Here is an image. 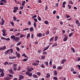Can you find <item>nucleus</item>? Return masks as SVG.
Masks as SVG:
<instances>
[{"label":"nucleus","instance_id":"obj_19","mask_svg":"<svg viewBox=\"0 0 80 80\" xmlns=\"http://www.w3.org/2000/svg\"><path fill=\"white\" fill-rule=\"evenodd\" d=\"M13 9H14V10H17H17H18V7H14L13 8Z\"/></svg>","mask_w":80,"mask_h":80},{"label":"nucleus","instance_id":"obj_3","mask_svg":"<svg viewBox=\"0 0 80 80\" xmlns=\"http://www.w3.org/2000/svg\"><path fill=\"white\" fill-rule=\"evenodd\" d=\"M19 80H22V79H23V78H24V76L22 75H20L19 76Z\"/></svg>","mask_w":80,"mask_h":80},{"label":"nucleus","instance_id":"obj_27","mask_svg":"<svg viewBox=\"0 0 80 80\" xmlns=\"http://www.w3.org/2000/svg\"><path fill=\"white\" fill-rule=\"evenodd\" d=\"M33 25L34 28H36L37 27V25L36 24V22H34Z\"/></svg>","mask_w":80,"mask_h":80},{"label":"nucleus","instance_id":"obj_57","mask_svg":"<svg viewBox=\"0 0 80 80\" xmlns=\"http://www.w3.org/2000/svg\"><path fill=\"white\" fill-rule=\"evenodd\" d=\"M13 30H14V28H13L12 29H10L9 31H10V32H13Z\"/></svg>","mask_w":80,"mask_h":80},{"label":"nucleus","instance_id":"obj_62","mask_svg":"<svg viewBox=\"0 0 80 80\" xmlns=\"http://www.w3.org/2000/svg\"><path fill=\"white\" fill-rule=\"evenodd\" d=\"M68 6L69 8V9H70L71 8V6H70V5H68Z\"/></svg>","mask_w":80,"mask_h":80},{"label":"nucleus","instance_id":"obj_53","mask_svg":"<svg viewBox=\"0 0 80 80\" xmlns=\"http://www.w3.org/2000/svg\"><path fill=\"white\" fill-rule=\"evenodd\" d=\"M28 71H29V72H32V70L31 69V68H29L28 69H27Z\"/></svg>","mask_w":80,"mask_h":80},{"label":"nucleus","instance_id":"obj_40","mask_svg":"<svg viewBox=\"0 0 80 80\" xmlns=\"http://www.w3.org/2000/svg\"><path fill=\"white\" fill-rule=\"evenodd\" d=\"M29 30V28H27L23 29V31H25L26 30Z\"/></svg>","mask_w":80,"mask_h":80},{"label":"nucleus","instance_id":"obj_13","mask_svg":"<svg viewBox=\"0 0 80 80\" xmlns=\"http://www.w3.org/2000/svg\"><path fill=\"white\" fill-rule=\"evenodd\" d=\"M49 47H50V45H48L47 47H46L45 49L43 51H45L46 50H48L49 48Z\"/></svg>","mask_w":80,"mask_h":80},{"label":"nucleus","instance_id":"obj_7","mask_svg":"<svg viewBox=\"0 0 80 80\" xmlns=\"http://www.w3.org/2000/svg\"><path fill=\"white\" fill-rule=\"evenodd\" d=\"M17 58L15 57H12V56H9V59H13L14 58Z\"/></svg>","mask_w":80,"mask_h":80},{"label":"nucleus","instance_id":"obj_22","mask_svg":"<svg viewBox=\"0 0 80 80\" xmlns=\"http://www.w3.org/2000/svg\"><path fill=\"white\" fill-rule=\"evenodd\" d=\"M30 32H33V28H30Z\"/></svg>","mask_w":80,"mask_h":80},{"label":"nucleus","instance_id":"obj_61","mask_svg":"<svg viewBox=\"0 0 80 80\" xmlns=\"http://www.w3.org/2000/svg\"><path fill=\"white\" fill-rule=\"evenodd\" d=\"M71 72H74V71H75V70L74 69L72 68L71 69Z\"/></svg>","mask_w":80,"mask_h":80},{"label":"nucleus","instance_id":"obj_33","mask_svg":"<svg viewBox=\"0 0 80 80\" xmlns=\"http://www.w3.org/2000/svg\"><path fill=\"white\" fill-rule=\"evenodd\" d=\"M38 18L39 21H41V20H42V19H41V18L40 17V16H38Z\"/></svg>","mask_w":80,"mask_h":80},{"label":"nucleus","instance_id":"obj_56","mask_svg":"<svg viewBox=\"0 0 80 80\" xmlns=\"http://www.w3.org/2000/svg\"><path fill=\"white\" fill-rule=\"evenodd\" d=\"M46 33V35H48L49 34V31H47Z\"/></svg>","mask_w":80,"mask_h":80},{"label":"nucleus","instance_id":"obj_8","mask_svg":"<svg viewBox=\"0 0 80 80\" xmlns=\"http://www.w3.org/2000/svg\"><path fill=\"white\" fill-rule=\"evenodd\" d=\"M32 65L34 66H38V63H32Z\"/></svg>","mask_w":80,"mask_h":80},{"label":"nucleus","instance_id":"obj_52","mask_svg":"<svg viewBox=\"0 0 80 80\" xmlns=\"http://www.w3.org/2000/svg\"><path fill=\"white\" fill-rule=\"evenodd\" d=\"M37 75H38L40 76L41 75V73H40V72H38Z\"/></svg>","mask_w":80,"mask_h":80},{"label":"nucleus","instance_id":"obj_39","mask_svg":"<svg viewBox=\"0 0 80 80\" xmlns=\"http://www.w3.org/2000/svg\"><path fill=\"white\" fill-rule=\"evenodd\" d=\"M21 43L22 42H20L17 44V45L18 46L20 45H21Z\"/></svg>","mask_w":80,"mask_h":80},{"label":"nucleus","instance_id":"obj_55","mask_svg":"<svg viewBox=\"0 0 80 80\" xmlns=\"http://www.w3.org/2000/svg\"><path fill=\"white\" fill-rule=\"evenodd\" d=\"M34 20L35 21V22H38L37 19V18H34Z\"/></svg>","mask_w":80,"mask_h":80},{"label":"nucleus","instance_id":"obj_1","mask_svg":"<svg viewBox=\"0 0 80 80\" xmlns=\"http://www.w3.org/2000/svg\"><path fill=\"white\" fill-rule=\"evenodd\" d=\"M2 32H3V33H2L3 36H4V37H5V36H6L7 34L6 33V30H5V29H3L2 30Z\"/></svg>","mask_w":80,"mask_h":80},{"label":"nucleus","instance_id":"obj_37","mask_svg":"<svg viewBox=\"0 0 80 80\" xmlns=\"http://www.w3.org/2000/svg\"><path fill=\"white\" fill-rule=\"evenodd\" d=\"M8 50H9V52L10 51L11 53H13V49H8Z\"/></svg>","mask_w":80,"mask_h":80},{"label":"nucleus","instance_id":"obj_49","mask_svg":"<svg viewBox=\"0 0 80 80\" xmlns=\"http://www.w3.org/2000/svg\"><path fill=\"white\" fill-rule=\"evenodd\" d=\"M3 4H4V3L2 2H1V1H0V5H3Z\"/></svg>","mask_w":80,"mask_h":80},{"label":"nucleus","instance_id":"obj_20","mask_svg":"<svg viewBox=\"0 0 80 80\" xmlns=\"http://www.w3.org/2000/svg\"><path fill=\"white\" fill-rule=\"evenodd\" d=\"M25 37V35L21 34L20 36V38H22V37Z\"/></svg>","mask_w":80,"mask_h":80},{"label":"nucleus","instance_id":"obj_15","mask_svg":"<svg viewBox=\"0 0 80 80\" xmlns=\"http://www.w3.org/2000/svg\"><path fill=\"white\" fill-rule=\"evenodd\" d=\"M58 36H55V42H56L57 40H58Z\"/></svg>","mask_w":80,"mask_h":80},{"label":"nucleus","instance_id":"obj_58","mask_svg":"<svg viewBox=\"0 0 80 80\" xmlns=\"http://www.w3.org/2000/svg\"><path fill=\"white\" fill-rule=\"evenodd\" d=\"M57 44L55 43L53 45L52 47H55V46H57Z\"/></svg>","mask_w":80,"mask_h":80},{"label":"nucleus","instance_id":"obj_31","mask_svg":"<svg viewBox=\"0 0 80 80\" xmlns=\"http://www.w3.org/2000/svg\"><path fill=\"white\" fill-rule=\"evenodd\" d=\"M8 62H5L3 64L5 65H8Z\"/></svg>","mask_w":80,"mask_h":80},{"label":"nucleus","instance_id":"obj_48","mask_svg":"<svg viewBox=\"0 0 80 80\" xmlns=\"http://www.w3.org/2000/svg\"><path fill=\"white\" fill-rule=\"evenodd\" d=\"M69 3H70V4H73V3L72 1L71 0L69 1Z\"/></svg>","mask_w":80,"mask_h":80},{"label":"nucleus","instance_id":"obj_28","mask_svg":"<svg viewBox=\"0 0 80 80\" xmlns=\"http://www.w3.org/2000/svg\"><path fill=\"white\" fill-rule=\"evenodd\" d=\"M58 70H59V69H62V66L58 67L57 68Z\"/></svg>","mask_w":80,"mask_h":80},{"label":"nucleus","instance_id":"obj_2","mask_svg":"<svg viewBox=\"0 0 80 80\" xmlns=\"http://www.w3.org/2000/svg\"><path fill=\"white\" fill-rule=\"evenodd\" d=\"M14 40L15 42H18L20 41V38L18 37H15Z\"/></svg>","mask_w":80,"mask_h":80},{"label":"nucleus","instance_id":"obj_34","mask_svg":"<svg viewBox=\"0 0 80 80\" xmlns=\"http://www.w3.org/2000/svg\"><path fill=\"white\" fill-rule=\"evenodd\" d=\"M44 23H45V24H48V21H45Z\"/></svg>","mask_w":80,"mask_h":80},{"label":"nucleus","instance_id":"obj_44","mask_svg":"<svg viewBox=\"0 0 80 80\" xmlns=\"http://www.w3.org/2000/svg\"><path fill=\"white\" fill-rule=\"evenodd\" d=\"M54 80H58V78H57V77H55L53 78Z\"/></svg>","mask_w":80,"mask_h":80},{"label":"nucleus","instance_id":"obj_5","mask_svg":"<svg viewBox=\"0 0 80 80\" xmlns=\"http://www.w3.org/2000/svg\"><path fill=\"white\" fill-rule=\"evenodd\" d=\"M9 72L10 73H11V74H13V70L12 69H10L8 70Z\"/></svg>","mask_w":80,"mask_h":80},{"label":"nucleus","instance_id":"obj_54","mask_svg":"<svg viewBox=\"0 0 80 80\" xmlns=\"http://www.w3.org/2000/svg\"><path fill=\"white\" fill-rule=\"evenodd\" d=\"M28 76L29 77H32V73H30L28 74Z\"/></svg>","mask_w":80,"mask_h":80},{"label":"nucleus","instance_id":"obj_47","mask_svg":"<svg viewBox=\"0 0 80 80\" xmlns=\"http://www.w3.org/2000/svg\"><path fill=\"white\" fill-rule=\"evenodd\" d=\"M37 17V15H35L32 17V19H33Z\"/></svg>","mask_w":80,"mask_h":80},{"label":"nucleus","instance_id":"obj_29","mask_svg":"<svg viewBox=\"0 0 80 80\" xmlns=\"http://www.w3.org/2000/svg\"><path fill=\"white\" fill-rule=\"evenodd\" d=\"M25 1H24L22 2V6H23L24 5H25Z\"/></svg>","mask_w":80,"mask_h":80},{"label":"nucleus","instance_id":"obj_25","mask_svg":"<svg viewBox=\"0 0 80 80\" xmlns=\"http://www.w3.org/2000/svg\"><path fill=\"white\" fill-rule=\"evenodd\" d=\"M4 23H5V20H2L1 22V25H3Z\"/></svg>","mask_w":80,"mask_h":80},{"label":"nucleus","instance_id":"obj_41","mask_svg":"<svg viewBox=\"0 0 80 80\" xmlns=\"http://www.w3.org/2000/svg\"><path fill=\"white\" fill-rule=\"evenodd\" d=\"M71 50H72L73 51L74 53H75V49H74V48H71Z\"/></svg>","mask_w":80,"mask_h":80},{"label":"nucleus","instance_id":"obj_30","mask_svg":"<svg viewBox=\"0 0 80 80\" xmlns=\"http://www.w3.org/2000/svg\"><path fill=\"white\" fill-rule=\"evenodd\" d=\"M30 34L28 33L27 34V39L29 37H30Z\"/></svg>","mask_w":80,"mask_h":80},{"label":"nucleus","instance_id":"obj_45","mask_svg":"<svg viewBox=\"0 0 80 80\" xmlns=\"http://www.w3.org/2000/svg\"><path fill=\"white\" fill-rule=\"evenodd\" d=\"M10 23L12 26H14V23H13V22H11Z\"/></svg>","mask_w":80,"mask_h":80},{"label":"nucleus","instance_id":"obj_64","mask_svg":"<svg viewBox=\"0 0 80 80\" xmlns=\"http://www.w3.org/2000/svg\"><path fill=\"white\" fill-rule=\"evenodd\" d=\"M41 67L42 68H44V66H43V64H41Z\"/></svg>","mask_w":80,"mask_h":80},{"label":"nucleus","instance_id":"obj_36","mask_svg":"<svg viewBox=\"0 0 80 80\" xmlns=\"http://www.w3.org/2000/svg\"><path fill=\"white\" fill-rule=\"evenodd\" d=\"M75 22L76 24H78V23H79V21H78V20H77Z\"/></svg>","mask_w":80,"mask_h":80},{"label":"nucleus","instance_id":"obj_9","mask_svg":"<svg viewBox=\"0 0 80 80\" xmlns=\"http://www.w3.org/2000/svg\"><path fill=\"white\" fill-rule=\"evenodd\" d=\"M4 73H3V72H2L1 73V74L0 77H4Z\"/></svg>","mask_w":80,"mask_h":80},{"label":"nucleus","instance_id":"obj_14","mask_svg":"<svg viewBox=\"0 0 80 80\" xmlns=\"http://www.w3.org/2000/svg\"><path fill=\"white\" fill-rule=\"evenodd\" d=\"M62 64H63V63H65V62H66V59H63L62 60Z\"/></svg>","mask_w":80,"mask_h":80},{"label":"nucleus","instance_id":"obj_16","mask_svg":"<svg viewBox=\"0 0 80 80\" xmlns=\"http://www.w3.org/2000/svg\"><path fill=\"white\" fill-rule=\"evenodd\" d=\"M32 77H34V78H38V76L35 75V74L33 75H32Z\"/></svg>","mask_w":80,"mask_h":80},{"label":"nucleus","instance_id":"obj_6","mask_svg":"<svg viewBox=\"0 0 80 80\" xmlns=\"http://www.w3.org/2000/svg\"><path fill=\"white\" fill-rule=\"evenodd\" d=\"M37 37H42V34H41V33H38L37 34Z\"/></svg>","mask_w":80,"mask_h":80},{"label":"nucleus","instance_id":"obj_10","mask_svg":"<svg viewBox=\"0 0 80 80\" xmlns=\"http://www.w3.org/2000/svg\"><path fill=\"white\" fill-rule=\"evenodd\" d=\"M5 80H9L11 79V78H10L9 77H7L5 78Z\"/></svg>","mask_w":80,"mask_h":80},{"label":"nucleus","instance_id":"obj_43","mask_svg":"<svg viewBox=\"0 0 80 80\" xmlns=\"http://www.w3.org/2000/svg\"><path fill=\"white\" fill-rule=\"evenodd\" d=\"M45 65H48V62L47 61H46L45 62Z\"/></svg>","mask_w":80,"mask_h":80},{"label":"nucleus","instance_id":"obj_60","mask_svg":"<svg viewBox=\"0 0 80 80\" xmlns=\"http://www.w3.org/2000/svg\"><path fill=\"white\" fill-rule=\"evenodd\" d=\"M57 12V11H56L54 10L53 11V14H55V13Z\"/></svg>","mask_w":80,"mask_h":80},{"label":"nucleus","instance_id":"obj_18","mask_svg":"<svg viewBox=\"0 0 80 80\" xmlns=\"http://www.w3.org/2000/svg\"><path fill=\"white\" fill-rule=\"evenodd\" d=\"M1 2H4V3H7V0H2L1 1Z\"/></svg>","mask_w":80,"mask_h":80},{"label":"nucleus","instance_id":"obj_32","mask_svg":"<svg viewBox=\"0 0 80 80\" xmlns=\"http://www.w3.org/2000/svg\"><path fill=\"white\" fill-rule=\"evenodd\" d=\"M73 32L70 33L69 35V37H71L73 35Z\"/></svg>","mask_w":80,"mask_h":80},{"label":"nucleus","instance_id":"obj_50","mask_svg":"<svg viewBox=\"0 0 80 80\" xmlns=\"http://www.w3.org/2000/svg\"><path fill=\"white\" fill-rule=\"evenodd\" d=\"M35 63H40V61L38 60H35Z\"/></svg>","mask_w":80,"mask_h":80},{"label":"nucleus","instance_id":"obj_46","mask_svg":"<svg viewBox=\"0 0 80 80\" xmlns=\"http://www.w3.org/2000/svg\"><path fill=\"white\" fill-rule=\"evenodd\" d=\"M13 19L14 21H16V20H17V18L15 17H13Z\"/></svg>","mask_w":80,"mask_h":80},{"label":"nucleus","instance_id":"obj_63","mask_svg":"<svg viewBox=\"0 0 80 80\" xmlns=\"http://www.w3.org/2000/svg\"><path fill=\"white\" fill-rule=\"evenodd\" d=\"M27 60H28V59H24L23 60V61L24 62H26V61H27Z\"/></svg>","mask_w":80,"mask_h":80},{"label":"nucleus","instance_id":"obj_51","mask_svg":"<svg viewBox=\"0 0 80 80\" xmlns=\"http://www.w3.org/2000/svg\"><path fill=\"white\" fill-rule=\"evenodd\" d=\"M49 64L50 65H52V61H50L49 62Z\"/></svg>","mask_w":80,"mask_h":80},{"label":"nucleus","instance_id":"obj_42","mask_svg":"<svg viewBox=\"0 0 80 80\" xmlns=\"http://www.w3.org/2000/svg\"><path fill=\"white\" fill-rule=\"evenodd\" d=\"M16 49L17 50L18 52H19V51H20V48H19L18 47H16Z\"/></svg>","mask_w":80,"mask_h":80},{"label":"nucleus","instance_id":"obj_4","mask_svg":"<svg viewBox=\"0 0 80 80\" xmlns=\"http://www.w3.org/2000/svg\"><path fill=\"white\" fill-rule=\"evenodd\" d=\"M15 54L17 55L18 58H20V54L18 53L17 52H16Z\"/></svg>","mask_w":80,"mask_h":80},{"label":"nucleus","instance_id":"obj_12","mask_svg":"<svg viewBox=\"0 0 80 80\" xmlns=\"http://www.w3.org/2000/svg\"><path fill=\"white\" fill-rule=\"evenodd\" d=\"M67 39H68L67 37L66 36L63 39V41H64V42H65L67 40Z\"/></svg>","mask_w":80,"mask_h":80},{"label":"nucleus","instance_id":"obj_35","mask_svg":"<svg viewBox=\"0 0 80 80\" xmlns=\"http://www.w3.org/2000/svg\"><path fill=\"white\" fill-rule=\"evenodd\" d=\"M8 76L9 77H11V78H12V77H13V76L11 74H8Z\"/></svg>","mask_w":80,"mask_h":80},{"label":"nucleus","instance_id":"obj_26","mask_svg":"<svg viewBox=\"0 0 80 80\" xmlns=\"http://www.w3.org/2000/svg\"><path fill=\"white\" fill-rule=\"evenodd\" d=\"M15 36L12 35L11 37V38H12V39H13H13L14 40V39L15 38Z\"/></svg>","mask_w":80,"mask_h":80},{"label":"nucleus","instance_id":"obj_38","mask_svg":"<svg viewBox=\"0 0 80 80\" xmlns=\"http://www.w3.org/2000/svg\"><path fill=\"white\" fill-rule=\"evenodd\" d=\"M13 70H14V71H15V70H17V67H13Z\"/></svg>","mask_w":80,"mask_h":80},{"label":"nucleus","instance_id":"obj_23","mask_svg":"<svg viewBox=\"0 0 80 80\" xmlns=\"http://www.w3.org/2000/svg\"><path fill=\"white\" fill-rule=\"evenodd\" d=\"M47 76H46V78H48V77H50V74L49 73H48L47 74Z\"/></svg>","mask_w":80,"mask_h":80},{"label":"nucleus","instance_id":"obj_17","mask_svg":"<svg viewBox=\"0 0 80 80\" xmlns=\"http://www.w3.org/2000/svg\"><path fill=\"white\" fill-rule=\"evenodd\" d=\"M9 52H10V50H8L5 51V53H4L5 55H6V54H7V53H8Z\"/></svg>","mask_w":80,"mask_h":80},{"label":"nucleus","instance_id":"obj_21","mask_svg":"<svg viewBox=\"0 0 80 80\" xmlns=\"http://www.w3.org/2000/svg\"><path fill=\"white\" fill-rule=\"evenodd\" d=\"M1 48H2V50H5V49L6 48V46H4Z\"/></svg>","mask_w":80,"mask_h":80},{"label":"nucleus","instance_id":"obj_24","mask_svg":"<svg viewBox=\"0 0 80 80\" xmlns=\"http://www.w3.org/2000/svg\"><path fill=\"white\" fill-rule=\"evenodd\" d=\"M54 75H55V76H56V75H57V71L55 70L54 71Z\"/></svg>","mask_w":80,"mask_h":80},{"label":"nucleus","instance_id":"obj_59","mask_svg":"<svg viewBox=\"0 0 80 80\" xmlns=\"http://www.w3.org/2000/svg\"><path fill=\"white\" fill-rule=\"evenodd\" d=\"M1 38V39H3V40H7V39L6 38H5L3 37H2Z\"/></svg>","mask_w":80,"mask_h":80},{"label":"nucleus","instance_id":"obj_11","mask_svg":"<svg viewBox=\"0 0 80 80\" xmlns=\"http://www.w3.org/2000/svg\"><path fill=\"white\" fill-rule=\"evenodd\" d=\"M53 38H54V37H53L51 38L49 40V41L50 42H53Z\"/></svg>","mask_w":80,"mask_h":80}]
</instances>
